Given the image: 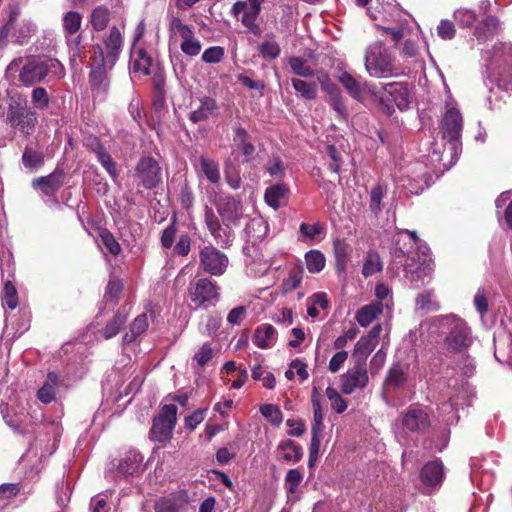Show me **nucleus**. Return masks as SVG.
<instances>
[{"instance_id": "obj_55", "label": "nucleus", "mask_w": 512, "mask_h": 512, "mask_svg": "<svg viewBox=\"0 0 512 512\" xmlns=\"http://www.w3.org/2000/svg\"><path fill=\"white\" fill-rule=\"evenodd\" d=\"M260 56L266 60L276 59L280 53V45L276 41H263L258 46Z\"/></svg>"}, {"instance_id": "obj_51", "label": "nucleus", "mask_w": 512, "mask_h": 512, "mask_svg": "<svg viewBox=\"0 0 512 512\" xmlns=\"http://www.w3.org/2000/svg\"><path fill=\"white\" fill-rule=\"evenodd\" d=\"M304 270L301 266H296L289 271L287 279L283 283V289L285 292L293 291L297 289L303 279Z\"/></svg>"}, {"instance_id": "obj_22", "label": "nucleus", "mask_w": 512, "mask_h": 512, "mask_svg": "<svg viewBox=\"0 0 512 512\" xmlns=\"http://www.w3.org/2000/svg\"><path fill=\"white\" fill-rule=\"evenodd\" d=\"M421 481L428 487L440 486L444 478V467L438 460L426 463L420 473Z\"/></svg>"}, {"instance_id": "obj_58", "label": "nucleus", "mask_w": 512, "mask_h": 512, "mask_svg": "<svg viewBox=\"0 0 512 512\" xmlns=\"http://www.w3.org/2000/svg\"><path fill=\"white\" fill-rule=\"evenodd\" d=\"M376 27L382 31V35H389L391 40L395 43V46H397L404 37V26L400 23H397L395 26L376 24Z\"/></svg>"}, {"instance_id": "obj_50", "label": "nucleus", "mask_w": 512, "mask_h": 512, "mask_svg": "<svg viewBox=\"0 0 512 512\" xmlns=\"http://www.w3.org/2000/svg\"><path fill=\"white\" fill-rule=\"evenodd\" d=\"M512 192L506 191L501 193L495 201V205L497 208H501L507 204V207L504 212V220L509 229L512 230V200H511Z\"/></svg>"}, {"instance_id": "obj_23", "label": "nucleus", "mask_w": 512, "mask_h": 512, "mask_svg": "<svg viewBox=\"0 0 512 512\" xmlns=\"http://www.w3.org/2000/svg\"><path fill=\"white\" fill-rule=\"evenodd\" d=\"M289 187L285 183H277L266 188L264 200L274 210L279 209L287 203Z\"/></svg>"}, {"instance_id": "obj_39", "label": "nucleus", "mask_w": 512, "mask_h": 512, "mask_svg": "<svg viewBox=\"0 0 512 512\" xmlns=\"http://www.w3.org/2000/svg\"><path fill=\"white\" fill-rule=\"evenodd\" d=\"M148 327V320L146 314L137 316L129 327V331L125 333L122 340L125 344L132 343L136 338L142 334Z\"/></svg>"}, {"instance_id": "obj_2", "label": "nucleus", "mask_w": 512, "mask_h": 512, "mask_svg": "<svg viewBox=\"0 0 512 512\" xmlns=\"http://www.w3.org/2000/svg\"><path fill=\"white\" fill-rule=\"evenodd\" d=\"M63 77L62 63L50 57H32L21 68L19 81L25 86H32L45 79L46 76Z\"/></svg>"}, {"instance_id": "obj_20", "label": "nucleus", "mask_w": 512, "mask_h": 512, "mask_svg": "<svg viewBox=\"0 0 512 512\" xmlns=\"http://www.w3.org/2000/svg\"><path fill=\"white\" fill-rule=\"evenodd\" d=\"M317 80L322 89L329 94V103L337 114L344 118L347 114V108L338 87L331 82L326 73L317 75Z\"/></svg>"}, {"instance_id": "obj_43", "label": "nucleus", "mask_w": 512, "mask_h": 512, "mask_svg": "<svg viewBox=\"0 0 512 512\" xmlns=\"http://www.w3.org/2000/svg\"><path fill=\"white\" fill-rule=\"evenodd\" d=\"M94 153L97 157V160L101 163V165L106 169L108 174L115 179L118 176V171L116 167L115 161L112 159L110 154L103 148L100 143H96V148L94 149Z\"/></svg>"}, {"instance_id": "obj_30", "label": "nucleus", "mask_w": 512, "mask_h": 512, "mask_svg": "<svg viewBox=\"0 0 512 512\" xmlns=\"http://www.w3.org/2000/svg\"><path fill=\"white\" fill-rule=\"evenodd\" d=\"M311 403L313 408V422L311 426V433H322L324 429L323 418L324 413L321 405V396L317 390L314 388L311 395Z\"/></svg>"}, {"instance_id": "obj_15", "label": "nucleus", "mask_w": 512, "mask_h": 512, "mask_svg": "<svg viewBox=\"0 0 512 512\" xmlns=\"http://www.w3.org/2000/svg\"><path fill=\"white\" fill-rule=\"evenodd\" d=\"M423 257L418 256L416 260L414 256H408L405 259L404 267V277L412 284L415 285L416 288L423 283L424 278L427 277L432 268L430 263L426 259L425 252L422 251Z\"/></svg>"}, {"instance_id": "obj_29", "label": "nucleus", "mask_w": 512, "mask_h": 512, "mask_svg": "<svg viewBox=\"0 0 512 512\" xmlns=\"http://www.w3.org/2000/svg\"><path fill=\"white\" fill-rule=\"evenodd\" d=\"M65 43L68 47V52L71 61H77L85 57V47L83 45V36L81 33L64 35Z\"/></svg>"}, {"instance_id": "obj_1", "label": "nucleus", "mask_w": 512, "mask_h": 512, "mask_svg": "<svg viewBox=\"0 0 512 512\" xmlns=\"http://www.w3.org/2000/svg\"><path fill=\"white\" fill-rule=\"evenodd\" d=\"M433 326L445 335L443 347L448 353H462L473 344L470 326L455 314L438 316L433 319Z\"/></svg>"}, {"instance_id": "obj_35", "label": "nucleus", "mask_w": 512, "mask_h": 512, "mask_svg": "<svg viewBox=\"0 0 512 512\" xmlns=\"http://www.w3.org/2000/svg\"><path fill=\"white\" fill-rule=\"evenodd\" d=\"M278 450L283 452L282 458L286 462H298L303 456L301 446L292 440L280 442Z\"/></svg>"}, {"instance_id": "obj_40", "label": "nucleus", "mask_w": 512, "mask_h": 512, "mask_svg": "<svg viewBox=\"0 0 512 512\" xmlns=\"http://www.w3.org/2000/svg\"><path fill=\"white\" fill-rule=\"evenodd\" d=\"M23 165L28 169H35L43 165L44 154L42 151L35 149L32 145H26L22 155Z\"/></svg>"}, {"instance_id": "obj_64", "label": "nucleus", "mask_w": 512, "mask_h": 512, "mask_svg": "<svg viewBox=\"0 0 512 512\" xmlns=\"http://www.w3.org/2000/svg\"><path fill=\"white\" fill-rule=\"evenodd\" d=\"M32 103L38 109H46L49 106L50 98L45 88L36 87L31 95Z\"/></svg>"}, {"instance_id": "obj_12", "label": "nucleus", "mask_w": 512, "mask_h": 512, "mask_svg": "<svg viewBox=\"0 0 512 512\" xmlns=\"http://www.w3.org/2000/svg\"><path fill=\"white\" fill-rule=\"evenodd\" d=\"M428 412L419 406H410L400 416V424L403 432L424 433L430 427Z\"/></svg>"}, {"instance_id": "obj_5", "label": "nucleus", "mask_w": 512, "mask_h": 512, "mask_svg": "<svg viewBox=\"0 0 512 512\" xmlns=\"http://www.w3.org/2000/svg\"><path fill=\"white\" fill-rule=\"evenodd\" d=\"M188 296L197 308L208 309L219 302L221 287L206 277L194 279L189 283Z\"/></svg>"}, {"instance_id": "obj_57", "label": "nucleus", "mask_w": 512, "mask_h": 512, "mask_svg": "<svg viewBox=\"0 0 512 512\" xmlns=\"http://www.w3.org/2000/svg\"><path fill=\"white\" fill-rule=\"evenodd\" d=\"M152 65V58L146 53L144 49H140L137 53V58L133 62V70L148 75Z\"/></svg>"}, {"instance_id": "obj_18", "label": "nucleus", "mask_w": 512, "mask_h": 512, "mask_svg": "<svg viewBox=\"0 0 512 512\" xmlns=\"http://www.w3.org/2000/svg\"><path fill=\"white\" fill-rule=\"evenodd\" d=\"M65 173L63 170L55 169L47 176H41L33 179V189L40 191L42 195L47 197L54 196L63 186Z\"/></svg>"}, {"instance_id": "obj_42", "label": "nucleus", "mask_w": 512, "mask_h": 512, "mask_svg": "<svg viewBox=\"0 0 512 512\" xmlns=\"http://www.w3.org/2000/svg\"><path fill=\"white\" fill-rule=\"evenodd\" d=\"M292 86L296 92L306 100H314L317 97L318 86L316 82H307L299 78L291 80Z\"/></svg>"}, {"instance_id": "obj_37", "label": "nucleus", "mask_w": 512, "mask_h": 512, "mask_svg": "<svg viewBox=\"0 0 512 512\" xmlns=\"http://www.w3.org/2000/svg\"><path fill=\"white\" fill-rule=\"evenodd\" d=\"M82 14L77 11H68L63 15L62 28L64 35L76 34L82 26Z\"/></svg>"}, {"instance_id": "obj_21", "label": "nucleus", "mask_w": 512, "mask_h": 512, "mask_svg": "<svg viewBox=\"0 0 512 512\" xmlns=\"http://www.w3.org/2000/svg\"><path fill=\"white\" fill-rule=\"evenodd\" d=\"M219 106L216 100L210 96H201L198 98V105L189 114V120L198 123L218 115Z\"/></svg>"}, {"instance_id": "obj_38", "label": "nucleus", "mask_w": 512, "mask_h": 512, "mask_svg": "<svg viewBox=\"0 0 512 512\" xmlns=\"http://www.w3.org/2000/svg\"><path fill=\"white\" fill-rule=\"evenodd\" d=\"M142 460L143 458L140 454L130 453L120 461L118 472L124 476L134 475L138 472Z\"/></svg>"}, {"instance_id": "obj_52", "label": "nucleus", "mask_w": 512, "mask_h": 512, "mask_svg": "<svg viewBox=\"0 0 512 512\" xmlns=\"http://www.w3.org/2000/svg\"><path fill=\"white\" fill-rule=\"evenodd\" d=\"M247 273L254 277H261L265 275L269 268L270 263L268 260L262 258L252 259L250 262L246 264Z\"/></svg>"}, {"instance_id": "obj_61", "label": "nucleus", "mask_w": 512, "mask_h": 512, "mask_svg": "<svg viewBox=\"0 0 512 512\" xmlns=\"http://www.w3.org/2000/svg\"><path fill=\"white\" fill-rule=\"evenodd\" d=\"M181 502L173 497H163L155 503V512H179Z\"/></svg>"}, {"instance_id": "obj_59", "label": "nucleus", "mask_w": 512, "mask_h": 512, "mask_svg": "<svg viewBox=\"0 0 512 512\" xmlns=\"http://www.w3.org/2000/svg\"><path fill=\"white\" fill-rule=\"evenodd\" d=\"M403 183L401 184L403 188L407 190L410 194H419L423 190V186L426 183L425 174H419L415 178L401 180Z\"/></svg>"}, {"instance_id": "obj_25", "label": "nucleus", "mask_w": 512, "mask_h": 512, "mask_svg": "<svg viewBox=\"0 0 512 512\" xmlns=\"http://www.w3.org/2000/svg\"><path fill=\"white\" fill-rule=\"evenodd\" d=\"M59 376L55 372H49L42 385L37 392L38 399L45 404L51 403L56 396L58 388Z\"/></svg>"}, {"instance_id": "obj_41", "label": "nucleus", "mask_w": 512, "mask_h": 512, "mask_svg": "<svg viewBox=\"0 0 512 512\" xmlns=\"http://www.w3.org/2000/svg\"><path fill=\"white\" fill-rule=\"evenodd\" d=\"M406 370L400 364H393L388 370L385 385L393 388H398L406 383Z\"/></svg>"}, {"instance_id": "obj_46", "label": "nucleus", "mask_w": 512, "mask_h": 512, "mask_svg": "<svg viewBox=\"0 0 512 512\" xmlns=\"http://www.w3.org/2000/svg\"><path fill=\"white\" fill-rule=\"evenodd\" d=\"M306 267L310 273H319L325 267V256L318 250H310L305 254Z\"/></svg>"}, {"instance_id": "obj_3", "label": "nucleus", "mask_w": 512, "mask_h": 512, "mask_svg": "<svg viewBox=\"0 0 512 512\" xmlns=\"http://www.w3.org/2000/svg\"><path fill=\"white\" fill-rule=\"evenodd\" d=\"M394 56L382 41L371 43L365 52V69L371 77L381 78L393 74Z\"/></svg>"}, {"instance_id": "obj_8", "label": "nucleus", "mask_w": 512, "mask_h": 512, "mask_svg": "<svg viewBox=\"0 0 512 512\" xmlns=\"http://www.w3.org/2000/svg\"><path fill=\"white\" fill-rule=\"evenodd\" d=\"M177 407L173 404L164 405L154 418L150 429V438L154 441L165 442L172 437L176 424Z\"/></svg>"}, {"instance_id": "obj_48", "label": "nucleus", "mask_w": 512, "mask_h": 512, "mask_svg": "<svg viewBox=\"0 0 512 512\" xmlns=\"http://www.w3.org/2000/svg\"><path fill=\"white\" fill-rule=\"evenodd\" d=\"M289 65L294 74L299 77H313L315 71L307 64V61L301 57H291L289 59Z\"/></svg>"}, {"instance_id": "obj_56", "label": "nucleus", "mask_w": 512, "mask_h": 512, "mask_svg": "<svg viewBox=\"0 0 512 512\" xmlns=\"http://www.w3.org/2000/svg\"><path fill=\"white\" fill-rule=\"evenodd\" d=\"M378 343L364 336L361 337L355 345V354L361 356L359 362H365L367 356L374 350Z\"/></svg>"}, {"instance_id": "obj_53", "label": "nucleus", "mask_w": 512, "mask_h": 512, "mask_svg": "<svg viewBox=\"0 0 512 512\" xmlns=\"http://www.w3.org/2000/svg\"><path fill=\"white\" fill-rule=\"evenodd\" d=\"M224 174L227 184L232 189H238L241 186V177L237 167L232 163L231 160H227L224 165Z\"/></svg>"}, {"instance_id": "obj_54", "label": "nucleus", "mask_w": 512, "mask_h": 512, "mask_svg": "<svg viewBox=\"0 0 512 512\" xmlns=\"http://www.w3.org/2000/svg\"><path fill=\"white\" fill-rule=\"evenodd\" d=\"M326 396L331 402V408L338 414L343 413L347 409L346 400L333 387L326 388Z\"/></svg>"}, {"instance_id": "obj_17", "label": "nucleus", "mask_w": 512, "mask_h": 512, "mask_svg": "<svg viewBox=\"0 0 512 512\" xmlns=\"http://www.w3.org/2000/svg\"><path fill=\"white\" fill-rule=\"evenodd\" d=\"M383 97L392 101L400 110H405L411 102V89L405 82H389L383 86Z\"/></svg>"}, {"instance_id": "obj_60", "label": "nucleus", "mask_w": 512, "mask_h": 512, "mask_svg": "<svg viewBox=\"0 0 512 512\" xmlns=\"http://www.w3.org/2000/svg\"><path fill=\"white\" fill-rule=\"evenodd\" d=\"M260 412L274 425H279L283 420V414L276 405L264 404L261 406Z\"/></svg>"}, {"instance_id": "obj_36", "label": "nucleus", "mask_w": 512, "mask_h": 512, "mask_svg": "<svg viewBox=\"0 0 512 512\" xmlns=\"http://www.w3.org/2000/svg\"><path fill=\"white\" fill-rule=\"evenodd\" d=\"M387 185L384 184H377L374 187L371 188L369 196H370V202H369V208L371 212L378 216L380 212L382 211V200L387 195Z\"/></svg>"}, {"instance_id": "obj_16", "label": "nucleus", "mask_w": 512, "mask_h": 512, "mask_svg": "<svg viewBox=\"0 0 512 512\" xmlns=\"http://www.w3.org/2000/svg\"><path fill=\"white\" fill-rule=\"evenodd\" d=\"M96 53L98 54L97 56L90 57L91 71L89 74V79L93 89H96L97 91L105 94L109 88L107 70L110 69L108 68V63L104 62L99 47H96Z\"/></svg>"}, {"instance_id": "obj_28", "label": "nucleus", "mask_w": 512, "mask_h": 512, "mask_svg": "<svg viewBox=\"0 0 512 512\" xmlns=\"http://www.w3.org/2000/svg\"><path fill=\"white\" fill-rule=\"evenodd\" d=\"M498 28V19L494 16H488L476 26L474 36L478 41L483 42L493 37L497 33Z\"/></svg>"}, {"instance_id": "obj_44", "label": "nucleus", "mask_w": 512, "mask_h": 512, "mask_svg": "<svg viewBox=\"0 0 512 512\" xmlns=\"http://www.w3.org/2000/svg\"><path fill=\"white\" fill-rule=\"evenodd\" d=\"M127 315L124 312L118 311L114 317L106 324L102 330L105 339H110L116 336L121 327L126 323Z\"/></svg>"}, {"instance_id": "obj_34", "label": "nucleus", "mask_w": 512, "mask_h": 512, "mask_svg": "<svg viewBox=\"0 0 512 512\" xmlns=\"http://www.w3.org/2000/svg\"><path fill=\"white\" fill-rule=\"evenodd\" d=\"M338 81L345 87L353 98H359L363 92L362 83L347 71H341L337 75Z\"/></svg>"}, {"instance_id": "obj_32", "label": "nucleus", "mask_w": 512, "mask_h": 512, "mask_svg": "<svg viewBox=\"0 0 512 512\" xmlns=\"http://www.w3.org/2000/svg\"><path fill=\"white\" fill-rule=\"evenodd\" d=\"M214 350L209 343L202 344L194 353L192 358V367L197 373H200L205 366L213 359Z\"/></svg>"}, {"instance_id": "obj_7", "label": "nucleus", "mask_w": 512, "mask_h": 512, "mask_svg": "<svg viewBox=\"0 0 512 512\" xmlns=\"http://www.w3.org/2000/svg\"><path fill=\"white\" fill-rule=\"evenodd\" d=\"M463 129V118L458 109L449 104L446 105V112L442 117L440 124V132L442 138L447 140L451 149L457 152L460 146V138Z\"/></svg>"}, {"instance_id": "obj_26", "label": "nucleus", "mask_w": 512, "mask_h": 512, "mask_svg": "<svg viewBox=\"0 0 512 512\" xmlns=\"http://www.w3.org/2000/svg\"><path fill=\"white\" fill-rule=\"evenodd\" d=\"M267 231L268 226L261 217L250 219L244 228L247 240L253 244L261 241L266 236Z\"/></svg>"}, {"instance_id": "obj_33", "label": "nucleus", "mask_w": 512, "mask_h": 512, "mask_svg": "<svg viewBox=\"0 0 512 512\" xmlns=\"http://www.w3.org/2000/svg\"><path fill=\"white\" fill-rule=\"evenodd\" d=\"M383 311L381 302L371 303L363 306L356 314V320L362 327L372 323Z\"/></svg>"}, {"instance_id": "obj_6", "label": "nucleus", "mask_w": 512, "mask_h": 512, "mask_svg": "<svg viewBox=\"0 0 512 512\" xmlns=\"http://www.w3.org/2000/svg\"><path fill=\"white\" fill-rule=\"evenodd\" d=\"M102 43L92 45L89 51L90 57L97 56L96 47L101 50V56L105 63H108V68L112 69L118 61L124 46V36L119 27L113 25L109 28L108 32L102 36Z\"/></svg>"}, {"instance_id": "obj_24", "label": "nucleus", "mask_w": 512, "mask_h": 512, "mask_svg": "<svg viewBox=\"0 0 512 512\" xmlns=\"http://www.w3.org/2000/svg\"><path fill=\"white\" fill-rule=\"evenodd\" d=\"M277 339V331L271 324H263L256 328L253 336L254 344L261 349L274 346Z\"/></svg>"}, {"instance_id": "obj_45", "label": "nucleus", "mask_w": 512, "mask_h": 512, "mask_svg": "<svg viewBox=\"0 0 512 512\" xmlns=\"http://www.w3.org/2000/svg\"><path fill=\"white\" fill-rule=\"evenodd\" d=\"M35 32L36 25L31 20H23L15 29L13 37H15L16 43L23 45L29 41Z\"/></svg>"}, {"instance_id": "obj_9", "label": "nucleus", "mask_w": 512, "mask_h": 512, "mask_svg": "<svg viewBox=\"0 0 512 512\" xmlns=\"http://www.w3.org/2000/svg\"><path fill=\"white\" fill-rule=\"evenodd\" d=\"M229 265L228 257L212 245L204 246L199 251V267L211 276L223 275Z\"/></svg>"}, {"instance_id": "obj_14", "label": "nucleus", "mask_w": 512, "mask_h": 512, "mask_svg": "<svg viewBox=\"0 0 512 512\" xmlns=\"http://www.w3.org/2000/svg\"><path fill=\"white\" fill-rule=\"evenodd\" d=\"M368 382L369 377L365 362H357L353 368L341 376V391L349 395L356 389H364Z\"/></svg>"}, {"instance_id": "obj_4", "label": "nucleus", "mask_w": 512, "mask_h": 512, "mask_svg": "<svg viewBox=\"0 0 512 512\" xmlns=\"http://www.w3.org/2000/svg\"><path fill=\"white\" fill-rule=\"evenodd\" d=\"M6 121L22 136L29 137L35 131L38 117L37 113L28 107L27 101L18 97L13 99L8 106Z\"/></svg>"}, {"instance_id": "obj_47", "label": "nucleus", "mask_w": 512, "mask_h": 512, "mask_svg": "<svg viewBox=\"0 0 512 512\" xmlns=\"http://www.w3.org/2000/svg\"><path fill=\"white\" fill-rule=\"evenodd\" d=\"M231 14L235 17L242 14L241 23H245L250 22L251 20H256L260 13L258 11H254L252 7L247 5V2L237 1L231 8Z\"/></svg>"}, {"instance_id": "obj_13", "label": "nucleus", "mask_w": 512, "mask_h": 512, "mask_svg": "<svg viewBox=\"0 0 512 512\" xmlns=\"http://www.w3.org/2000/svg\"><path fill=\"white\" fill-rule=\"evenodd\" d=\"M135 176L139 185L145 189H153L161 182V168L154 158L142 157L136 165Z\"/></svg>"}, {"instance_id": "obj_62", "label": "nucleus", "mask_w": 512, "mask_h": 512, "mask_svg": "<svg viewBox=\"0 0 512 512\" xmlns=\"http://www.w3.org/2000/svg\"><path fill=\"white\" fill-rule=\"evenodd\" d=\"M303 474L299 469H290L285 476V487L288 493H295L302 482Z\"/></svg>"}, {"instance_id": "obj_31", "label": "nucleus", "mask_w": 512, "mask_h": 512, "mask_svg": "<svg viewBox=\"0 0 512 512\" xmlns=\"http://www.w3.org/2000/svg\"><path fill=\"white\" fill-rule=\"evenodd\" d=\"M198 165L210 183H219L221 176L219 164L216 160L201 155L198 158Z\"/></svg>"}, {"instance_id": "obj_63", "label": "nucleus", "mask_w": 512, "mask_h": 512, "mask_svg": "<svg viewBox=\"0 0 512 512\" xmlns=\"http://www.w3.org/2000/svg\"><path fill=\"white\" fill-rule=\"evenodd\" d=\"M100 238L103 243V245L106 247V249L113 254L114 256H117L121 252V246L114 237V235L104 229L100 232Z\"/></svg>"}, {"instance_id": "obj_27", "label": "nucleus", "mask_w": 512, "mask_h": 512, "mask_svg": "<svg viewBox=\"0 0 512 512\" xmlns=\"http://www.w3.org/2000/svg\"><path fill=\"white\" fill-rule=\"evenodd\" d=\"M111 12L104 5L96 6L89 15V23L96 32L105 30L110 22Z\"/></svg>"}, {"instance_id": "obj_49", "label": "nucleus", "mask_w": 512, "mask_h": 512, "mask_svg": "<svg viewBox=\"0 0 512 512\" xmlns=\"http://www.w3.org/2000/svg\"><path fill=\"white\" fill-rule=\"evenodd\" d=\"M382 270V261L378 253L370 251L365 259L362 273L365 277L371 276Z\"/></svg>"}, {"instance_id": "obj_19", "label": "nucleus", "mask_w": 512, "mask_h": 512, "mask_svg": "<svg viewBox=\"0 0 512 512\" xmlns=\"http://www.w3.org/2000/svg\"><path fill=\"white\" fill-rule=\"evenodd\" d=\"M204 221L217 244H220L222 247L231 245L232 239L230 232L222 228L218 216L215 214L214 210L207 205L204 209Z\"/></svg>"}, {"instance_id": "obj_11", "label": "nucleus", "mask_w": 512, "mask_h": 512, "mask_svg": "<svg viewBox=\"0 0 512 512\" xmlns=\"http://www.w3.org/2000/svg\"><path fill=\"white\" fill-rule=\"evenodd\" d=\"M214 205L227 228L238 226L244 218L243 204L234 196H220L214 200Z\"/></svg>"}, {"instance_id": "obj_10", "label": "nucleus", "mask_w": 512, "mask_h": 512, "mask_svg": "<svg viewBox=\"0 0 512 512\" xmlns=\"http://www.w3.org/2000/svg\"><path fill=\"white\" fill-rule=\"evenodd\" d=\"M169 32L171 36H179L182 39L180 48L188 56H196L200 53L201 42L194 37L192 28L184 24L177 16H172L169 21Z\"/></svg>"}]
</instances>
